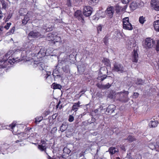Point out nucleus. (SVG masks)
I'll use <instances>...</instances> for the list:
<instances>
[{
  "instance_id": "nucleus-37",
  "label": "nucleus",
  "mask_w": 159,
  "mask_h": 159,
  "mask_svg": "<svg viewBox=\"0 0 159 159\" xmlns=\"http://www.w3.org/2000/svg\"><path fill=\"white\" fill-rule=\"evenodd\" d=\"M143 81L140 79H138L136 82V84L138 85L143 84Z\"/></svg>"
},
{
  "instance_id": "nucleus-28",
  "label": "nucleus",
  "mask_w": 159,
  "mask_h": 159,
  "mask_svg": "<svg viewBox=\"0 0 159 159\" xmlns=\"http://www.w3.org/2000/svg\"><path fill=\"white\" fill-rule=\"evenodd\" d=\"M102 62L104 63L105 65L107 66H110L111 65L110 62L109 60L107 58H104L102 60Z\"/></svg>"
},
{
  "instance_id": "nucleus-40",
  "label": "nucleus",
  "mask_w": 159,
  "mask_h": 159,
  "mask_svg": "<svg viewBox=\"0 0 159 159\" xmlns=\"http://www.w3.org/2000/svg\"><path fill=\"white\" fill-rule=\"evenodd\" d=\"M43 119V117L42 116L37 117L35 118V122L37 123V122H40Z\"/></svg>"
},
{
  "instance_id": "nucleus-39",
  "label": "nucleus",
  "mask_w": 159,
  "mask_h": 159,
  "mask_svg": "<svg viewBox=\"0 0 159 159\" xmlns=\"http://www.w3.org/2000/svg\"><path fill=\"white\" fill-rule=\"evenodd\" d=\"M55 40L56 42H62L61 38L59 36H57V35L55 37L54 40Z\"/></svg>"
},
{
  "instance_id": "nucleus-63",
  "label": "nucleus",
  "mask_w": 159,
  "mask_h": 159,
  "mask_svg": "<svg viewBox=\"0 0 159 159\" xmlns=\"http://www.w3.org/2000/svg\"><path fill=\"white\" fill-rule=\"evenodd\" d=\"M80 20H82V23H83L84 21V20L83 19V18H82V19H81Z\"/></svg>"
},
{
  "instance_id": "nucleus-22",
  "label": "nucleus",
  "mask_w": 159,
  "mask_h": 159,
  "mask_svg": "<svg viewBox=\"0 0 159 159\" xmlns=\"http://www.w3.org/2000/svg\"><path fill=\"white\" fill-rule=\"evenodd\" d=\"M153 26L155 30L159 32V20H156L154 22Z\"/></svg>"
},
{
  "instance_id": "nucleus-41",
  "label": "nucleus",
  "mask_w": 159,
  "mask_h": 159,
  "mask_svg": "<svg viewBox=\"0 0 159 159\" xmlns=\"http://www.w3.org/2000/svg\"><path fill=\"white\" fill-rule=\"evenodd\" d=\"M157 44L156 45V50L157 53L159 54V40H157Z\"/></svg>"
},
{
  "instance_id": "nucleus-42",
  "label": "nucleus",
  "mask_w": 159,
  "mask_h": 159,
  "mask_svg": "<svg viewBox=\"0 0 159 159\" xmlns=\"http://www.w3.org/2000/svg\"><path fill=\"white\" fill-rule=\"evenodd\" d=\"M111 86V85L109 83L105 85H103V89H107L109 88Z\"/></svg>"
},
{
  "instance_id": "nucleus-13",
  "label": "nucleus",
  "mask_w": 159,
  "mask_h": 159,
  "mask_svg": "<svg viewBox=\"0 0 159 159\" xmlns=\"http://www.w3.org/2000/svg\"><path fill=\"white\" fill-rule=\"evenodd\" d=\"M152 7L155 10L159 11V2L157 0H152L151 2Z\"/></svg>"
},
{
  "instance_id": "nucleus-15",
  "label": "nucleus",
  "mask_w": 159,
  "mask_h": 159,
  "mask_svg": "<svg viewBox=\"0 0 159 159\" xmlns=\"http://www.w3.org/2000/svg\"><path fill=\"white\" fill-rule=\"evenodd\" d=\"M16 122L15 121L13 122L12 123L9 125L7 126L6 128L8 129H11V131L13 134H16V131L14 132V129L16 128Z\"/></svg>"
},
{
  "instance_id": "nucleus-14",
  "label": "nucleus",
  "mask_w": 159,
  "mask_h": 159,
  "mask_svg": "<svg viewBox=\"0 0 159 159\" xmlns=\"http://www.w3.org/2000/svg\"><path fill=\"white\" fill-rule=\"evenodd\" d=\"M81 102L79 101L78 102L73 103V105L72 107V109L71 110V112L73 111L75 112H76L78 111L79 108L81 106L80 105Z\"/></svg>"
},
{
  "instance_id": "nucleus-55",
  "label": "nucleus",
  "mask_w": 159,
  "mask_h": 159,
  "mask_svg": "<svg viewBox=\"0 0 159 159\" xmlns=\"http://www.w3.org/2000/svg\"><path fill=\"white\" fill-rule=\"evenodd\" d=\"M102 70H105L106 71V72H107V68L105 67H102L100 69V72H101Z\"/></svg>"
},
{
  "instance_id": "nucleus-21",
  "label": "nucleus",
  "mask_w": 159,
  "mask_h": 159,
  "mask_svg": "<svg viewBox=\"0 0 159 159\" xmlns=\"http://www.w3.org/2000/svg\"><path fill=\"white\" fill-rule=\"evenodd\" d=\"M53 27V24L52 22H49L46 25V27L47 28H46V30L47 31H51L52 30Z\"/></svg>"
},
{
  "instance_id": "nucleus-26",
  "label": "nucleus",
  "mask_w": 159,
  "mask_h": 159,
  "mask_svg": "<svg viewBox=\"0 0 159 159\" xmlns=\"http://www.w3.org/2000/svg\"><path fill=\"white\" fill-rule=\"evenodd\" d=\"M19 13L21 16H24L27 13V9L25 8H21L19 11Z\"/></svg>"
},
{
  "instance_id": "nucleus-64",
  "label": "nucleus",
  "mask_w": 159,
  "mask_h": 159,
  "mask_svg": "<svg viewBox=\"0 0 159 159\" xmlns=\"http://www.w3.org/2000/svg\"><path fill=\"white\" fill-rule=\"evenodd\" d=\"M116 159H120L119 157H116Z\"/></svg>"
},
{
  "instance_id": "nucleus-9",
  "label": "nucleus",
  "mask_w": 159,
  "mask_h": 159,
  "mask_svg": "<svg viewBox=\"0 0 159 159\" xmlns=\"http://www.w3.org/2000/svg\"><path fill=\"white\" fill-rule=\"evenodd\" d=\"M92 8L89 6H85L84 7L83 13L84 16L88 17L92 13Z\"/></svg>"
},
{
  "instance_id": "nucleus-19",
  "label": "nucleus",
  "mask_w": 159,
  "mask_h": 159,
  "mask_svg": "<svg viewBox=\"0 0 159 159\" xmlns=\"http://www.w3.org/2000/svg\"><path fill=\"white\" fill-rule=\"evenodd\" d=\"M116 106L114 105H110L107 107L106 111L109 113H112L115 111Z\"/></svg>"
},
{
  "instance_id": "nucleus-6",
  "label": "nucleus",
  "mask_w": 159,
  "mask_h": 159,
  "mask_svg": "<svg viewBox=\"0 0 159 159\" xmlns=\"http://www.w3.org/2000/svg\"><path fill=\"white\" fill-rule=\"evenodd\" d=\"M34 66L35 67L36 66L39 67V69L41 70H44L46 71V68L47 67L45 65L44 63L42 62H38L34 61Z\"/></svg>"
},
{
  "instance_id": "nucleus-44",
  "label": "nucleus",
  "mask_w": 159,
  "mask_h": 159,
  "mask_svg": "<svg viewBox=\"0 0 159 159\" xmlns=\"http://www.w3.org/2000/svg\"><path fill=\"white\" fill-rule=\"evenodd\" d=\"M108 39L107 36H105L103 39V42L105 45H107L108 42Z\"/></svg>"
},
{
  "instance_id": "nucleus-32",
  "label": "nucleus",
  "mask_w": 159,
  "mask_h": 159,
  "mask_svg": "<svg viewBox=\"0 0 159 159\" xmlns=\"http://www.w3.org/2000/svg\"><path fill=\"white\" fill-rule=\"evenodd\" d=\"M67 129V126L66 125L63 124L60 128V130L61 132L64 131Z\"/></svg>"
},
{
  "instance_id": "nucleus-12",
  "label": "nucleus",
  "mask_w": 159,
  "mask_h": 159,
  "mask_svg": "<svg viewBox=\"0 0 159 159\" xmlns=\"http://www.w3.org/2000/svg\"><path fill=\"white\" fill-rule=\"evenodd\" d=\"M113 70L115 71L122 73L124 69L122 65L118 63H116L114 65Z\"/></svg>"
},
{
  "instance_id": "nucleus-31",
  "label": "nucleus",
  "mask_w": 159,
  "mask_h": 159,
  "mask_svg": "<svg viewBox=\"0 0 159 159\" xmlns=\"http://www.w3.org/2000/svg\"><path fill=\"white\" fill-rule=\"evenodd\" d=\"M1 2L2 6V8L5 9L7 5V0H2Z\"/></svg>"
},
{
  "instance_id": "nucleus-10",
  "label": "nucleus",
  "mask_w": 159,
  "mask_h": 159,
  "mask_svg": "<svg viewBox=\"0 0 159 159\" xmlns=\"http://www.w3.org/2000/svg\"><path fill=\"white\" fill-rule=\"evenodd\" d=\"M114 12V8L112 6L108 7L106 11V15L110 18H111L113 17Z\"/></svg>"
},
{
  "instance_id": "nucleus-45",
  "label": "nucleus",
  "mask_w": 159,
  "mask_h": 159,
  "mask_svg": "<svg viewBox=\"0 0 159 159\" xmlns=\"http://www.w3.org/2000/svg\"><path fill=\"white\" fill-rule=\"evenodd\" d=\"M74 120V117L73 116L70 115L69 116L68 121L70 122H72Z\"/></svg>"
},
{
  "instance_id": "nucleus-11",
  "label": "nucleus",
  "mask_w": 159,
  "mask_h": 159,
  "mask_svg": "<svg viewBox=\"0 0 159 159\" xmlns=\"http://www.w3.org/2000/svg\"><path fill=\"white\" fill-rule=\"evenodd\" d=\"M138 47H136V48L134 49L132 54V61L133 62L137 63L138 62L139 60V56L138 52L137 50Z\"/></svg>"
},
{
  "instance_id": "nucleus-35",
  "label": "nucleus",
  "mask_w": 159,
  "mask_h": 159,
  "mask_svg": "<svg viewBox=\"0 0 159 159\" xmlns=\"http://www.w3.org/2000/svg\"><path fill=\"white\" fill-rule=\"evenodd\" d=\"M127 139L130 142H133L135 140V138L133 136L130 135L128 136Z\"/></svg>"
},
{
  "instance_id": "nucleus-57",
  "label": "nucleus",
  "mask_w": 159,
  "mask_h": 159,
  "mask_svg": "<svg viewBox=\"0 0 159 159\" xmlns=\"http://www.w3.org/2000/svg\"><path fill=\"white\" fill-rule=\"evenodd\" d=\"M107 76L105 75H103V76H102L100 79V78L99 77L98 78L99 79L101 80V81H103L104 79L106 78Z\"/></svg>"
},
{
  "instance_id": "nucleus-51",
  "label": "nucleus",
  "mask_w": 159,
  "mask_h": 159,
  "mask_svg": "<svg viewBox=\"0 0 159 159\" xmlns=\"http://www.w3.org/2000/svg\"><path fill=\"white\" fill-rule=\"evenodd\" d=\"M15 27H13L11 28V29L10 30V31L9 32L10 34H13L14 33V31H15Z\"/></svg>"
},
{
  "instance_id": "nucleus-43",
  "label": "nucleus",
  "mask_w": 159,
  "mask_h": 159,
  "mask_svg": "<svg viewBox=\"0 0 159 159\" xmlns=\"http://www.w3.org/2000/svg\"><path fill=\"white\" fill-rule=\"evenodd\" d=\"M45 53L43 51V50L42 49H41L38 52V55H41L42 57L45 56Z\"/></svg>"
},
{
  "instance_id": "nucleus-62",
  "label": "nucleus",
  "mask_w": 159,
  "mask_h": 159,
  "mask_svg": "<svg viewBox=\"0 0 159 159\" xmlns=\"http://www.w3.org/2000/svg\"><path fill=\"white\" fill-rule=\"evenodd\" d=\"M67 149H67V148H64L63 149V151H66V150H67Z\"/></svg>"
},
{
  "instance_id": "nucleus-8",
  "label": "nucleus",
  "mask_w": 159,
  "mask_h": 159,
  "mask_svg": "<svg viewBox=\"0 0 159 159\" xmlns=\"http://www.w3.org/2000/svg\"><path fill=\"white\" fill-rule=\"evenodd\" d=\"M141 3L140 0H136L130 4L129 7L132 10H134L141 5Z\"/></svg>"
},
{
  "instance_id": "nucleus-3",
  "label": "nucleus",
  "mask_w": 159,
  "mask_h": 159,
  "mask_svg": "<svg viewBox=\"0 0 159 159\" xmlns=\"http://www.w3.org/2000/svg\"><path fill=\"white\" fill-rule=\"evenodd\" d=\"M129 92L127 91L121 92L118 94L120 96L119 100L122 102H126L128 101L129 99L128 95Z\"/></svg>"
},
{
  "instance_id": "nucleus-29",
  "label": "nucleus",
  "mask_w": 159,
  "mask_h": 159,
  "mask_svg": "<svg viewBox=\"0 0 159 159\" xmlns=\"http://www.w3.org/2000/svg\"><path fill=\"white\" fill-rule=\"evenodd\" d=\"M89 4L91 5L94 6L98 2V0H88Z\"/></svg>"
},
{
  "instance_id": "nucleus-17",
  "label": "nucleus",
  "mask_w": 159,
  "mask_h": 159,
  "mask_svg": "<svg viewBox=\"0 0 159 159\" xmlns=\"http://www.w3.org/2000/svg\"><path fill=\"white\" fill-rule=\"evenodd\" d=\"M127 43L128 46L130 48L132 46L135 47L136 46V44L134 39L132 38H130L128 39Z\"/></svg>"
},
{
  "instance_id": "nucleus-36",
  "label": "nucleus",
  "mask_w": 159,
  "mask_h": 159,
  "mask_svg": "<svg viewBox=\"0 0 159 159\" xmlns=\"http://www.w3.org/2000/svg\"><path fill=\"white\" fill-rule=\"evenodd\" d=\"M139 22L141 24H143L145 21V18L143 16H140L139 19Z\"/></svg>"
},
{
  "instance_id": "nucleus-53",
  "label": "nucleus",
  "mask_w": 159,
  "mask_h": 159,
  "mask_svg": "<svg viewBox=\"0 0 159 159\" xmlns=\"http://www.w3.org/2000/svg\"><path fill=\"white\" fill-rule=\"evenodd\" d=\"M139 95V94L138 93H134L133 95V98H136L138 97Z\"/></svg>"
},
{
  "instance_id": "nucleus-2",
  "label": "nucleus",
  "mask_w": 159,
  "mask_h": 159,
  "mask_svg": "<svg viewBox=\"0 0 159 159\" xmlns=\"http://www.w3.org/2000/svg\"><path fill=\"white\" fill-rule=\"evenodd\" d=\"M123 28L124 29L131 30L133 29L132 25L129 22V18L126 17L122 20Z\"/></svg>"
},
{
  "instance_id": "nucleus-23",
  "label": "nucleus",
  "mask_w": 159,
  "mask_h": 159,
  "mask_svg": "<svg viewBox=\"0 0 159 159\" xmlns=\"http://www.w3.org/2000/svg\"><path fill=\"white\" fill-rule=\"evenodd\" d=\"M158 122L157 121L155 120L154 119L153 120H151L149 124V126L151 127H155L157 126Z\"/></svg>"
},
{
  "instance_id": "nucleus-4",
  "label": "nucleus",
  "mask_w": 159,
  "mask_h": 159,
  "mask_svg": "<svg viewBox=\"0 0 159 159\" xmlns=\"http://www.w3.org/2000/svg\"><path fill=\"white\" fill-rule=\"evenodd\" d=\"M42 37V35L41 34L36 30L30 31L28 34V36L29 40H30V39L32 40V39Z\"/></svg>"
},
{
  "instance_id": "nucleus-24",
  "label": "nucleus",
  "mask_w": 159,
  "mask_h": 159,
  "mask_svg": "<svg viewBox=\"0 0 159 159\" xmlns=\"http://www.w3.org/2000/svg\"><path fill=\"white\" fill-rule=\"evenodd\" d=\"M30 20L29 15L28 14H26L24 18L22 20V24L23 25H26Z\"/></svg>"
},
{
  "instance_id": "nucleus-56",
  "label": "nucleus",
  "mask_w": 159,
  "mask_h": 159,
  "mask_svg": "<svg viewBox=\"0 0 159 159\" xmlns=\"http://www.w3.org/2000/svg\"><path fill=\"white\" fill-rule=\"evenodd\" d=\"M102 26L101 25H99L97 27V30H98V31H102Z\"/></svg>"
},
{
  "instance_id": "nucleus-61",
  "label": "nucleus",
  "mask_w": 159,
  "mask_h": 159,
  "mask_svg": "<svg viewBox=\"0 0 159 159\" xmlns=\"http://www.w3.org/2000/svg\"><path fill=\"white\" fill-rule=\"evenodd\" d=\"M156 65L158 66V68L159 69V64L158 62H157Z\"/></svg>"
},
{
  "instance_id": "nucleus-59",
  "label": "nucleus",
  "mask_w": 159,
  "mask_h": 159,
  "mask_svg": "<svg viewBox=\"0 0 159 159\" xmlns=\"http://www.w3.org/2000/svg\"><path fill=\"white\" fill-rule=\"evenodd\" d=\"M98 109H96L94 111V112L95 113V115H98L99 114V113L98 112Z\"/></svg>"
},
{
  "instance_id": "nucleus-18",
  "label": "nucleus",
  "mask_w": 159,
  "mask_h": 159,
  "mask_svg": "<svg viewBox=\"0 0 159 159\" xmlns=\"http://www.w3.org/2000/svg\"><path fill=\"white\" fill-rule=\"evenodd\" d=\"M29 131H27L25 133H22L20 134L21 135L23 136L22 139H25L28 138H30V139H32V137L33 136V135H30L29 136Z\"/></svg>"
},
{
  "instance_id": "nucleus-54",
  "label": "nucleus",
  "mask_w": 159,
  "mask_h": 159,
  "mask_svg": "<svg viewBox=\"0 0 159 159\" xmlns=\"http://www.w3.org/2000/svg\"><path fill=\"white\" fill-rule=\"evenodd\" d=\"M149 147L152 150L155 149L156 148L155 146L153 144H150Z\"/></svg>"
},
{
  "instance_id": "nucleus-7",
  "label": "nucleus",
  "mask_w": 159,
  "mask_h": 159,
  "mask_svg": "<svg viewBox=\"0 0 159 159\" xmlns=\"http://www.w3.org/2000/svg\"><path fill=\"white\" fill-rule=\"evenodd\" d=\"M154 44V41L150 38H147L145 40V47L146 48H151Z\"/></svg>"
},
{
  "instance_id": "nucleus-34",
  "label": "nucleus",
  "mask_w": 159,
  "mask_h": 159,
  "mask_svg": "<svg viewBox=\"0 0 159 159\" xmlns=\"http://www.w3.org/2000/svg\"><path fill=\"white\" fill-rule=\"evenodd\" d=\"M123 9V8L122 7L118 5L116 6V10L117 13H119Z\"/></svg>"
},
{
  "instance_id": "nucleus-20",
  "label": "nucleus",
  "mask_w": 159,
  "mask_h": 159,
  "mask_svg": "<svg viewBox=\"0 0 159 159\" xmlns=\"http://www.w3.org/2000/svg\"><path fill=\"white\" fill-rule=\"evenodd\" d=\"M74 16L76 18H78L79 20L80 19H82L83 15L80 11H76L74 14Z\"/></svg>"
},
{
  "instance_id": "nucleus-48",
  "label": "nucleus",
  "mask_w": 159,
  "mask_h": 159,
  "mask_svg": "<svg viewBox=\"0 0 159 159\" xmlns=\"http://www.w3.org/2000/svg\"><path fill=\"white\" fill-rule=\"evenodd\" d=\"M75 2L78 4H81L83 2V0H74Z\"/></svg>"
},
{
  "instance_id": "nucleus-47",
  "label": "nucleus",
  "mask_w": 159,
  "mask_h": 159,
  "mask_svg": "<svg viewBox=\"0 0 159 159\" xmlns=\"http://www.w3.org/2000/svg\"><path fill=\"white\" fill-rule=\"evenodd\" d=\"M11 25V23L10 22L7 23V25L4 26V28L7 30H8Z\"/></svg>"
},
{
  "instance_id": "nucleus-33",
  "label": "nucleus",
  "mask_w": 159,
  "mask_h": 159,
  "mask_svg": "<svg viewBox=\"0 0 159 159\" xmlns=\"http://www.w3.org/2000/svg\"><path fill=\"white\" fill-rule=\"evenodd\" d=\"M53 89H60L61 88V86L60 84L54 83L52 84Z\"/></svg>"
},
{
  "instance_id": "nucleus-27",
  "label": "nucleus",
  "mask_w": 159,
  "mask_h": 159,
  "mask_svg": "<svg viewBox=\"0 0 159 159\" xmlns=\"http://www.w3.org/2000/svg\"><path fill=\"white\" fill-rule=\"evenodd\" d=\"M108 151L111 154L115 153L118 152V149L115 147H111L109 149Z\"/></svg>"
},
{
  "instance_id": "nucleus-60",
  "label": "nucleus",
  "mask_w": 159,
  "mask_h": 159,
  "mask_svg": "<svg viewBox=\"0 0 159 159\" xmlns=\"http://www.w3.org/2000/svg\"><path fill=\"white\" fill-rule=\"evenodd\" d=\"M11 15H9L7 17L6 20H9L11 17Z\"/></svg>"
},
{
  "instance_id": "nucleus-50",
  "label": "nucleus",
  "mask_w": 159,
  "mask_h": 159,
  "mask_svg": "<svg viewBox=\"0 0 159 159\" xmlns=\"http://www.w3.org/2000/svg\"><path fill=\"white\" fill-rule=\"evenodd\" d=\"M50 74H51V73L50 72L46 71V75L44 77L46 78V79H47L48 78V77L50 75Z\"/></svg>"
},
{
  "instance_id": "nucleus-1",
  "label": "nucleus",
  "mask_w": 159,
  "mask_h": 159,
  "mask_svg": "<svg viewBox=\"0 0 159 159\" xmlns=\"http://www.w3.org/2000/svg\"><path fill=\"white\" fill-rule=\"evenodd\" d=\"M12 51H8L3 56V58L0 56V61L4 62V64H2V66L3 68H5L7 67V62L10 63V64H11L12 63H14L15 62H19L23 60H25V59L24 57L23 58L20 59L18 57L15 58L10 57V56L12 54Z\"/></svg>"
},
{
  "instance_id": "nucleus-49",
  "label": "nucleus",
  "mask_w": 159,
  "mask_h": 159,
  "mask_svg": "<svg viewBox=\"0 0 159 159\" xmlns=\"http://www.w3.org/2000/svg\"><path fill=\"white\" fill-rule=\"evenodd\" d=\"M131 0H121L122 3L124 4L128 3Z\"/></svg>"
},
{
  "instance_id": "nucleus-52",
  "label": "nucleus",
  "mask_w": 159,
  "mask_h": 159,
  "mask_svg": "<svg viewBox=\"0 0 159 159\" xmlns=\"http://www.w3.org/2000/svg\"><path fill=\"white\" fill-rule=\"evenodd\" d=\"M96 86L98 88L103 89V85L98 83L96 84Z\"/></svg>"
},
{
  "instance_id": "nucleus-46",
  "label": "nucleus",
  "mask_w": 159,
  "mask_h": 159,
  "mask_svg": "<svg viewBox=\"0 0 159 159\" xmlns=\"http://www.w3.org/2000/svg\"><path fill=\"white\" fill-rule=\"evenodd\" d=\"M57 131V128L56 127H54L52 128L51 131V133L52 134H54Z\"/></svg>"
},
{
  "instance_id": "nucleus-5",
  "label": "nucleus",
  "mask_w": 159,
  "mask_h": 159,
  "mask_svg": "<svg viewBox=\"0 0 159 159\" xmlns=\"http://www.w3.org/2000/svg\"><path fill=\"white\" fill-rule=\"evenodd\" d=\"M33 41L32 40H28L24 45L26 51H31L34 49V46L33 44Z\"/></svg>"
},
{
  "instance_id": "nucleus-58",
  "label": "nucleus",
  "mask_w": 159,
  "mask_h": 159,
  "mask_svg": "<svg viewBox=\"0 0 159 159\" xmlns=\"http://www.w3.org/2000/svg\"><path fill=\"white\" fill-rule=\"evenodd\" d=\"M3 17V13L0 10V19L2 18Z\"/></svg>"
},
{
  "instance_id": "nucleus-38",
  "label": "nucleus",
  "mask_w": 159,
  "mask_h": 159,
  "mask_svg": "<svg viewBox=\"0 0 159 159\" xmlns=\"http://www.w3.org/2000/svg\"><path fill=\"white\" fill-rule=\"evenodd\" d=\"M66 2V4L68 7H72V4L71 0H65Z\"/></svg>"
},
{
  "instance_id": "nucleus-30",
  "label": "nucleus",
  "mask_w": 159,
  "mask_h": 159,
  "mask_svg": "<svg viewBox=\"0 0 159 159\" xmlns=\"http://www.w3.org/2000/svg\"><path fill=\"white\" fill-rule=\"evenodd\" d=\"M59 73L57 70H55L53 71L52 75L54 78H57V77H60V75H59Z\"/></svg>"
},
{
  "instance_id": "nucleus-25",
  "label": "nucleus",
  "mask_w": 159,
  "mask_h": 159,
  "mask_svg": "<svg viewBox=\"0 0 159 159\" xmlns=\"http://www.w3.org/2000/svg\"><path fill=\"white\" fill-rule=\"evenodd\" d=\"M38 148L41 151H43L46 149V144L45 143H42L41 144H39Z\"/></svg>"
},
{
  "instance_id": "nucleus-16",
  "label": "nucleus",
  "mask_w": 159,
  "mask_h": 159,
  "mask_svg": "<svg viewBox=\"0 0 159 159\" xmlns=\"http://www.w3.org/2000/svg\"><path fill=\"white\" fill-rule=\"evenodd\" d=\"M57 35V33L56 32L49 33L48 34L46 39L48 41L54 40L55 37Z\"/></svg>"
}]
</instances>
